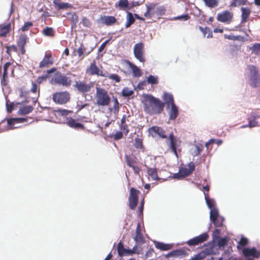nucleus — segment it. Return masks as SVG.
<instances>
[{
  "label": "nucleus",
  "mask_w": 260,
  "mask_h": 260,
  "mask_svg": "<svg viewBox=\"0 0 260 260\" xmlns=\"http://www.w3.org/2000/svg\"><path fill=\"white\" fill-rule=\"evenodd\" d=\"M128 64L129 67L131 69L134 77H139L142 76V72L137 66L130 61H128Z\"/></svg>",
  "instance_id": "obj_26"
},
{
  "label": "nucleus",
  "mask_w": 260,
  "mask_h": 260,
  "mask_svg": "<svg viewBox=\"0 0 260 260\" xmlns=\"http://www.w3.org/2000/svg\"><path fill=\"white\" fill-rule=\"evenodd\" d=\"M147 173L153 180H158L159 179L156 168H148L147 169Z\"/></svg>",
  "instance_id": "obj_33"
},
{
  "label": "nucleus",
  "mask_w": 260,
  "mask_h": 260,
  "mask_svg": "<svg viewBox=\"0 0 260 260\" xmlns=\"http://www.w3.org/2000/svg\"><path fill=\"white\" fill-rule=\"evenodd\" d=\"M247 69L250 72L249 84L253 88L260 85V74L257 68L253 65H249Z\"/></svg>",
  "instance_id": "obj_4"
},
{
  "label": "nucleus",
  "mask_w": 260,
  "mask_h": 260,
  "mask_svg": "<svg viewBox=\"0 0 260 260\" xmlns=\"http://www.w3.org/2000/svg\"><path fill=\"white\" fill-rule=\"evenodd\" d=\"M148 131L149 134L153 137H156V136L157 135L162 139H166L167 138L166 131L161 127L153 126L149 128Z\"/></svg>",
  "instance_id": "obj_13"
},
{
  "label": "nucleus",
  "mask_w": 260,
  "mask_h": 260,
  "mask_svg": "<svg viewBox=\"0 0 260 260\" xmlns=\"http://www.w3.org/2000/svg\"><path fill=\"white\" fill-rule=\"evenodd\" d=\"M179 114V111L176 105L171 106V109L169 112L170 120H175Z\"/></svg>",
  "instance_id": "obj_25"
},
{
  "label": "nucleus",
  "mask_w": 260,
  "mask_h": 260,
  "mask_svg": "<svg viewBox=\"0 0 260 260\" xmlns=\"http://www.w3.org/2000/svg\"><path fill=\"white\" fill-rule=\"evenodd\" d=\"M95 98L96 104L100 106H107L111 102L108 91L101 87H96Z\"/></svg>",
  "instance_id": "obj_2"
},
{
  "label": "nucleus",
  "mask_w": 260,
  "mask_h": 260,
  "mask_svg": "<svg viewBox=\"0 0 260 260\" xmlns=\"http://www.w3.org/2000/svg\"><path fill=\"white\" fill-rule=\"evenodd\" d=\"M34 108L31 105L25 106L20 108L18 111L19 115H26L32 111Z\"/></svg>",
  "instance_id": "obj_32"
},
{
  "label": "nucleus",
  "mask_w": 260,
  "mask_h": 260,
  "mask_svg": "<svg viewBox=\"0 0 260 260\" xmlns=\"http://www.w3.org/2000/svg\"><path fill=\"white\" fill-rule=\"evenodd\" d=\"M71 95L67 91H59L53 94L52 100L54 102L59 105H63L70 101Z\"/></svg>",
  "instance_id": "obj_7"
},
{
  "label": "nucleus",
  "mask_w": 260,
  "mask_h": 260,
  "mask_svg": "<svg viewBox=\"0 0 260 260\" xmlns=\"http://www.w3.org/2000/svg\"><path fill=\"white\" fill-rule=\"evenodd\" d=\"M166 8L164 6H157V5L156 4L155 13H156V16L164 15L166 13Z\"/></svg>",
  "instance_id": "obj_40"
},
{
  "label": "nucleus",
  "mask_w": 260,
  "mask_h": 260,
  "mask_svg": "<svg viewBox=\"0 0 260 260\" xmlns=\"http://www.w3.org/2000/svg\"><path fill=\"white\" fill-rule=\"evenodd\" d=\"M133 93L134 91L129 89L128 87H124L122 91V95L124 97H128Z\"/></svg>",
  "instance_id": "obj_51"
},
{
  "label": "nucleus",
  "mask_w": 260,
  "mask_h": 260,
  "mask_svg": "<svg viewBox=\"0 0 260 260\" xmlns=\"http://www.w3.org/2000/svg\"><path fill=\"white\" fill-rule=\"evenodd\" d=\"M133 239L136 243L140 245H142L146 242L145 239L142 233L141 224L140 223H138L137 225L135 235L133 237Z\"/></svg>",
  "instance_id": "obj_14"
},
{
  "label": "nucleus",
  "mask_w": 260,
  "mask_h": 260,
  "mask_svg": "<svg viewBox=\"0 0 260 260\" xmlns=\"http://www.w3.org/2000/svg\"><path fill=\"white\" fill-rule=\"evenodd\" d=\"M206 6L213 8L218 5V0H203Z\"/></svg>",
  "instance_id": "obj_38"
},
{
  "label": "nucleus",
  "mask_w": 260,
  "mask_h": 260,
  "mask_svg": "<svg viewBox=\"0 0 260 260\" xmlns=\"http://www.w3.org/2000/svg\"><path fill=\"white\" fill-rule=\"evenodd\" d=\"M113 102L114 105L111 110L113 112L114 114L117 115L118 114L119 111V103L116 98H113Z\"/></svg>",
  "instance_id": "obj_39"
},
{
  "label": "nucleus",
  "mask_w": 260,
  "mask_h": 260,
  "mask_svg": "<svg viewBox=\"0 0 260 260\" xmlns=\"http://www.w3.org/2000/svg\"><path fill=\"white\" fill-rule=\"evenodd\" d=\"M104 77H107L109 79L114 81L115 82H116V83H119L121 81V77L118 75L115 74L108 75V73H107V76H104Z\"/></svg>",
  "instance_id": "obj_44"
},
{
  "label": "nucleus",
  "mask_w": 260,
  "mask_h": 260,
  "mask_svg": "<svg viewBox=\"0 0 260 260\" xmlns=\"http://www.w3.org/2000/svg\"><path fill=\"white\" fill-rule=\"evenodd\" d=\"M143 104L144 112L150 115L161 114L165 108L164 102L150 94H146L144 96Z\"/></svg>",
  "instance_id": "obj_1"
},
{
  "label": "nucleus",
  "mask_w": 260,
  "mask_h": 260,
  "mask_svg": "<svg viewBox=\"0 0 260 260\" xmlns=\"http://www.w3.org/2000/svg\"><path fill=\"white\" fill-rule=\"evenodd\" d=\"M10 29L11 24L10 23L6 25H0V37H6L10 32Z\"/></svg>",
  "instance_id": "obj_31"
},
{
  "label": "nucleus",
  "mask_w": 260,
  "mask_h": 260,
  "mask_svg": "<svg viewBox=\"0 0 260 260\" xmlns=\"http://www.w3.org/2000/svg\"><path fill=\"white\" fill-rule=\"evenodd\" d=\"M54 4L55 8L57 10L67 9L68 8H72L73 6L68 3L60 2H54Z\"/></svg>",
  "instance_id": "obj_29"
},
{
  "label": "nucleus",
  "mask_w": 260,
  "mask_h": 260,
  "mask_svg": "<svg viewBox=\"0 0 260 260\" xmlns=\"http://www.w3.org/2000/svg\"><path fill=\"white\" fill-rule=\"evenodd\" d=\"M94 86L92 82H87L85 80H79L75 81L74 87L78 92L85 94L90 92Z\"/></svg>",
  "instance_id": "obj_6"
},
{
  "label": "nucleus",
  "mask_w": 260,
  "mask_h": 260,
  "mask_svg": "<svg viewBox=\"0 0 260 260\" xmlns=\"http://www.w3.org/2000/svg\"><path fill=\"white\" fill-rule=\"evenodd\" d=\"M140 192L134 187H131L129 190L128 197L129 207L132 210H135L137 206L139 201V195Z\"/></svg>",
  "instance_id": "obj_8"
},
{
  "label": "nucleus",
  "mask_w": 260,
  "mask_h": 260,
  "mask_svg": "<svg viewBox=\"0 0 260 260\" xmlns=\"http://www.w3.org/2000/svg\"><path fill=\"white\" fill-rule=\"evenodd\" d=\"M205 199L207 205L210 210L212 209H215V202L213 199H210L208 197L205 196Z\"/></svg>",
  "instance_id": "obj_48"
},
{
  "label": "nucleus",
  "mask_w": 260,
  "mask_h": 260,
  "mask_svg": "<svg viewBox=\"0 0 260 260\" xmlns=\"http://www.w3.org/2000/svg\"><path fill=\"white\" fill-rule=\"evenodd\" d=\"M129 6L128 0H119L115 4V7L120 10H126Z\"/></svg>",
  "instance_id": "obj_28"
},
{
  "label": "nucleus",
  "mask_w": 260,
  "mask_h": 260,
  "mask_svg": "<svg viewBox=\"0 0 260 260\" xmlns=\"http://www.w3.org/2000/svg\"><path fill=\"white\" fill-rule=\"evenodd\" d=\"M125 159L127 165L129 167L137 164L136 157L135 156L125 155Z\"/></svg>",
  "instance_id": "obj_35"
},
{
  "label": "nucleus",
  "mask_w": 260,
  "mask_h": 260,
  "mask_svg": "<svg viewBox=\"0 0 260 260\" xmlns=\"http://www.w3.org/2000/svg\"><path fill=\"white\" fill-rule=\"evenodd\" d=\"M224 218L220 216L219 217L216 219V220L212 221V222L214 224L215 227H221L223 225Z\"/></svg>",
  "instance_id": "obj_46"
},
{
  "label": "nucleus",
  "mask_w": 260,
  "mask_h": 260,
  "mask_svg": "<svg viewBox=\"0 0 260 260\" xmlns=\"http://www.w3.org/2000/svg\"><path fill=\"white\" fill-rule=\"evenodd\" d=\"M67 123L70 127L75 129H84V126L83 124L77 122L75 119L72 118H70L68 120Z\"/></svg>",
  "instance_id": "obj_23"
},
{
  "label": "nucleus",
  "mask_w": 260,
  "mask_h": 260,
  "mask_svg": "<svg viewBox=\"0 0 260 260\" xmlns=\"http://www.w3.org/2000/svg\"><path fill=\"white\" fill-rule=\"evenodd\" d=\"M227 243L228 240L225 238H222L219 240L218 245L219 247H224Z\"/></svg>",
  "instance_id": "obj_60"
},
{
  "label": "nucleus",
  "mask_w": 260,
  "mask_h": 260,
  "mask_svg": "<svg viewBox=\"0 0 260 260\" xmlns=\"http://www.w3.org/2000/svg\"><path fill=\"white\" fill-rule=\"evenodd\" d=\"M248 239L245 237H242L238 242V245L237 246L238 249L240 248V246L244 247L248 244Z\"/></svg>",
  "instance_id": "obj_53"
},
{
  "label": "nucleus",
  "mask_w": 260,
  "mask_h": 260,
  "mask_svg": "<svg viewBox=\"0 0 260 260\" xmlns=\"http://www.w3.org/2000/svg\"><path fill=\"white\" fill-rule=\"evenodd\" d=\"M54 59L50 51L46 52L44 56L40 62L39 68L43 69L45 68H48L53 63Z\"/></svg>",
  "instance_id": "obj_12"
},
{
  "label": "nucleus",
  "mask_w": 260,
  "mask_h": 260,
  "mask_svg": "<svg viewBox=\"0 0 260 260\" xmlns=\"http://www.w3.org/2000/svg\"><path fill=\"white\" fill-rule=\"evenodd\" d=\"M224 38L225 39L233 40V41H243L244 37L241 36H234V35H224Z\"/></svg>",
  "instance_id": "obj_42"
},
{
  "label": "nucleus",
  "mask_w": 260,
  "mask_h": 260,
  "mask_svg": "<svg viewBox=\"0 0 260 260\" xmlns=\"http://www.w3.org/2000/svg\"><path fill=\"white\" fill-rule=\"evenodd\" d=\"M6 47L7 49L6 53L10 56L11 55V51L16 52L17 51V47L15 45H13L11 46H7Z\"/></svg>",
  "instance_id": "obj_55"
},
{
  "label": "nucleus",
  "mask_w": 260,
  "mask_h": 260,
  "mask_svg": "<svg viewBox=\"0 0 260 260\" xmlns=\"http://www.w3.org/2000/svg\"><path fill=\"white\" fill-rule=\"evenodd\" d=\"M103 22L107 25H112L117 21L116 18L112 16H105L102 18Z\"/></svg>",
  "instance_id": "obj_30"
},
{
  "label": "nucleus",
  "mask_w": 260,
  "mask_h": 260,
  "mask_svg": "<svg viewBox=\"0 0 260 260\" xmlns=\"http://www.w3.org/2000/svg\"><path fill=\"white\" fill-rule=\"evenodd\" d=\"M243 255L245 257H248L249 256H252L253 258H257V250L255 247L250 248H244L242 250Z\"/></svg>",
  "instance_id": "obj_19"
},
{
  "label": "nucleus",
  "mask_w": 260,
  "mask_h": 260,
  "mask_svg": "<svg viewBox=\"0 0 260 260\" xmlns=\"http://www.w3.org/2000/svg\"><path fill=\"white\" fill-rule=\"evenodd\" d=\"M247 0H234L231 6L232 7H238L241 5H244L247 3Z\"/></svg>",
  "instance_id": "obj_49"
},
{
  "label": "nucleus",
  "mask_w": 260,
  "mask_h": 260,
  "mask_svg": "<svg viewBox=\"0 0 260 260\" xmlns=\"http://www.w3.org/2000/svg\"><path fill=\"white\" fill-rule=\"evenodd\" d=\"M155 247L162 251H167L172 249L173 245L170 244H165L160 242H155Z\"/></svg>",
  "instance_id": "obj_24"
},
{
  "label": "nucleus",
  "mask_w": 260,
  "mask_h": 260,
  "mask_svg": "<svg viewBox=\"0 0 260 260\" xmlns=\"http://www.w3.org/2000/svg\"><path fill=\"white\" fill-rule=\"evenodd\" d=\"M190 17L188 14H184L181 16H177L175 18V20H187L189 19Z\"/></svg>",
  "instance_id": "obj_62"
},
{
  "label": "nucleus",
  "mask_w": 260,
  "mask_h": 260,
  "mask_svg": "<svg viewBox=\"0 0 260 260\" xmlns=\"http://www.w3.org/2000/svg\"><path fill=\"white\" fill-rule=\"evenodd\" d=\"M196 149L192 154L193 156H197L201 154V152L203 151L204 146L202 144L197 145L195 146Z\"/></svg>",
  "instance_id": "obj_45"
},
{
  "label": "nucleus",
  "mask_w": 260,
  "mask_h": 260,
  "mask_svg": "<svg viewBox=\"0 0 260 260\" xmlns=\"http://www.w3.org/2000/svg\"><path fill=\"white\" fill-rule=\"evenodd\" d=\"M50 83L52 84H57L68 87L71 85L72 80L70 78L64 75L59 72H57L52 78Z\"/></svg>",
  "instance_id": "obj_5"
},
{
  "label": "nucleus",
  "mask_w": 260,
  "mask_h": 260,
  "mask_svg": "<svg viewBox=\"0 0 260 260\" xmlns=\"http://www.w3.org/2000/svg\"><path fill=\"white\" fill-rule=\"evenodd\" d=\"M28 41V38L25 34L21 35L17 40V46L20 48V53L22 55L25 53V46Z\"/></svg>",
  "instance_id": "obj_17"
},
{
  "label": "nucleus",
  "mask_w": 260,
  "mask_h": 260,
  "mask_svg": "<svg viewBox=\"0 0 260 260\" xmlns=\"http://www.w3.org/2000/svg\"><path fill=\"white\" fill-rule=\"evenodd\" d=\"M42 34L46 37H53L55 35V31L52 27L47 26L42 30Z\"/></svg>",
  "instance_id": "obj_34"
},
{
  "label": "nucleus",
  "mask_w": 260,
  "mask_h": 260,
  "mask_svg": "<svg viewBox=\"0 0 260 260\" xmlns=\"http://www.w3.org/2000/svg\"><path fill=\"white\" fill-rule=\"evenodd\" d=\"M199 29L203 32L204 37L206 36V34H208L207 36L208 38H212V32L208 27H206L204 28L202 26H199Z\"/></svg>",
  "instance_id": "obj_37"
},
{
  "label": "nucleus",
  "mask_w": 260,
  "mask_h": 260,
  "mask_svg": "<svg viewBox=\"0 0 260 260\" xmlns=\"http://www.w3.org/2000/svg\"><path fill=\"white\" fill-rule=\"evenodd\" d=\"M49 77L48 74H46L45 75H43L41 76H39L38 77L37 79V82L39 84L42 83L43 82L45 81L47 78Z\"/></svg>",
  "instance_id": "obj_61"
},
{
  "label": "nucleus",
  "mask_w": 260,
  "mask_h": 260,
  "mask_svg": "<svg viewBox=\"0 0 260 260\" xmlns=\"http://www.w3.org/2000/svg\"><path fill=\"white\" fill-rule=\"evenodd\" d=\"M233 15L232 13L228 11H225L217 15V20L221 22L229 23L233 19Z\"/></svg>",
  "instance_id": "obj_16"
},
{
  "label": "nucleus",
  "mask_w": 260,
  "mask_h": 260,
  "mask_svg": "<svg viewBox=\"0 0 260 260\" xmlns=\"http://www.w3.org/2000/svg\"><path fill=\"white\" fill-rule=\"evenodd\" d=\"M32 25H33V24L31 22L28 21V22H25L24 25L22 26L21 30L22 31H27L29 29V28L31 27L32 26Z\"/></svg>",
  "instance_id": "obj_56"
},
{
  "label": "nucleus",
  "mask_w": 260,
  "mask_h": 260,
  "mask_svg": "<svg viewBox=\"0 0 260 260\" xmlns=\"http://www.w3.org/2000/svg\"><path fill=\"white\" fill-rule=\"evenodd\" d=\"M123 137V134L121 132L117 131L113 135V137L115 140H118L121 139Z\"/></svg>",
  "instance_id": "obj_63"
},
{
  "label": "nucleus",
  "mask_w": 260,
  "mask_h": 260,
  "mask_svg": "<svg viewBox=\"0 0 260 260\" xmlns=\"http://www.w3.org/2000/svg\"><path fill=\"white\" fill-rule=\"evenodd\" d=\"M162 99L165 102V105L166 104L168 108L175 104L173 95L170 93L165 92L162 96Z\"/></svg>",
  "instance_id": "obj_22"
},
{
  "label": "nucleus",
  "mask_w": 260,
  "mask_h": 260,
  "mask_svg": "<svg viewBox=\"0 0 260 260\" xmlns=\"http://www.w3.org/2000/svg\"><path fill=\"white\" fill-rule=\"evenodd\" d=\"M70 14L71 15V21L72 23V25L75 26L78 22V16L75 13H70Z\"/></svg>",
  "instance_id": "obj_57"
},
{
  "label": "nucleus",
  "mask_w": 260,
  "mask_h": 260,
  "mask_svg": "<svg viewBox=\"0 0 260 260\" xmlns=\"http://www.w3.org/2000/svg\"><path fill=\"white\" fill-rule=\"evenodd\" d=\"M82 24L83 26L88 27H90V24H91L89 20V19L86 17L83 18V19L82 20Z\"/></svg>",
  "instance_id": "obj_64"
},
{
  "label": "nucleus",
  "mask_w": 260,
  "mask_h": 260,
  "mask_svg": "<svg viewBox=\"0 0 260 260\" xmlns=\"http://www.w3.org/2000/svg\"><path fill=\"white\" fill-rule=\"evenodd\" d=\"M144 52V44L142 42L135 45L134 47V56L140 62L143 63L145 61Z\"/></svg>",
  "instance_id": "obj_9"
},
{
  "label": "nucleus",
  "mask_w": 260,
  "mask_h": 260,
  "mask_svg": "<svg viewBox=\"0 0 260 260\" xmlns=\"http://www.w3.org/2000/svg\"><path fill=\"white\" fill-rule=\"evenodd\" d=\"M134 146L137 149H143V145L142 139L140 138H136L135 139Z\"/></svg>",
  "instance_id": "obj_47"
},
{
  "label": "nucleus",
  "mask_w": 260,
  "mask_h": 260,
  "mask_svg": "<svg viewBox=\"0 0 260 260\" xmlns=\"http://www.w3.org/2000/svg\"><path fill=\"white\" fill-rule=\"evenodd\" d=\"M208 235L207 233H203L198 236L190 239L187 242L189 246H195L199 244L206 241L208 238Z\"/></svg>",
  "instance_id": "obj_15"
},
{
  "label": "nucleus",
  "mask_w": 260,
  "mask_h": 260,
  "mask_svg": "<svg viewBox=\"0 0 260 260\" xmlns=\"http://www.w3.org/2000/svg\"><path fill=\"white\" fill-rule=\"evenodd\" d=\"M252 53L256 55H260V44L255 43L251 48Z\"/></svg>",
  "instance_id": "obj_50"
},
{
  "label": "nucleus",
  "mask_w": 260,
  "mask_h": 260,
  "mask_svg": "<svg viewBox=\"0 0 260 260\" xmlns=\"http://www.w3.org/2000/svg\"><path fill=\"white\" fill-rule=\"evenodd\" d=\"M183 253L184 250L179 249L172 251L168 255L169 256H178L182 255Z\"/></svg>",
  "instance_id": "obj_54"
},
{
  "label": "nucleus",
  "mask_w": 260,
  "mask_h": 260,
  "mask_svg": "<svg viewBox=\"0 0 260 260\" xmlns=\"http://www.w3.org/2000/svg\"><path fill=\"white\" fill-rule=\"evenodd\" d=\"M135 19L133 14L130 12H127L126 16V22L125 24V27H129L135 22Z\"/></svg>",
  "instance_id": "obj_36"
},
{
  "label": "nucleus",
  "mask_w": 260,
  "mask_h": 260,
  "mask_svg": "<svg viewBox=\"0 0 260 260\" xmlns=\"http://www.w3.org/2000/svg\"><path fill=\"white\" fill-rule=\"evenodd\" d=\"M117 250L118 255L122 257L123 256L133 255L134 254H140L142 251V248L135 245L132 249H127L124 247L123 244L121 241H120L117 244Z\"/></svg>",
  "instance_id": "obj_3"
},
{
  "label": "nucleus",
  "mask_w": 260,
  "mask_h": 260,
  "mask_svg": "<svg viewBox=\"0 0 260 260\" xmlns=\"http://www.w3.org/2000/svg\"><path fill=\"white\" fill-rule=\"evenodd\" d=\"M219 217L218 211L216 208L210 210V218L212 221L216 220V219Z\"/></svg>",
  "instance_id": "obj_41"
},
{
  "label": "nucleus",
  "mask_w": 260,
  "mask_h": 260,
  "mask_svg": "<svg viewBox=\"0 0 260 260\" xmlns=\"http://www.w3.org/2000/svg\"><path fill=\"white\" fill-rule=\"evenodd\" d=\"M156 4H152L147 7V11L144 13V15L147 18H151L156 16L155 13Z\"/></svg>",
  "instance_id": "obj_21"
},
{
  "label": "nucleus",
  "mask_w": 260,
  "mask_h": 260,
  "mask_svg": "<svg viewBox=\"0 0 260 260\" xmlns=\"http://www.w3.org/2000/svg\"><path fill=\"white\" fill-rule=\"evenodd\" d=\"M249 127H253L258 125V122L256 120L249 117L248 118Z\"/></svg>",
  "instance_id": "obj_58"
},
{
  "label": "nucleus",
  "mask_w": 260,
  "mask_h": 260,
  "mask_svg": "<svg viewBox=\"0 0 260 260\" xmlns=\"http://www.w3.org/2000/svg\"><path fill=\"white\" fill-rule=\"evenodd\" d=\"M206 257V253L204 251H202L197 254L195 255L194 256H193L191 259V260H201L205 258Z\"/></svg>",
  "instance_id": "obj_52"
},
{
  "label": "nucleus",
  "mask_w": 260,
  "mask_h": 260,
  "mask_svg": "<svg viewBox=\"0 0 260 260\" xmlns=\"http://www.w3.org/2000/svg\"><path fill=\"white\" fill-rule=\"evenodd\" d=\"M86 73L90 76L97 75L101 77L107 76V72H104L100 70L96 66L94 60L86 69Z\"/></svg>",
  "instance_id": "obj_10"
},
{
  "label": "nucleus",
  "mask_w": 260,
  "mask_h": 260,
  "mask_svg": "<svg viewBox=\"0 0 260 260\" xmlns=\"http://www.w3.org/2000/svg\"><path fill=\"white\" fill-rule=\"evenodd\" d=\"M168 139L169 142L168 145L169 148L171 150V151L173 152V153L176 155V156L178 157L177 148L180 145L181 141L174 136L173 133H171L169 134Z\"/></svg>",
  "instance_id": "obj_11"
},
{
  "label": "nucleus",
  "mask_w": 260,
  "mask_h": 260,
  "mask_svg": "<svg viewBox=\"0 0 260 260\" xmlns=\"http://www.w3.org/2000/svg\"><path fill=\"white\" fill-rule=\"evenodd\" d=\"M188 168H181L179 170L180 174L183 177L188 176L194 170L195 166L193 162H190L187 165Z\"/></svg>",
  "instance_id": "obj_18"
},
{
  "label": "nucleus",
  "mask_w": 260,
  "mask_h": 260,
  "mask_svg": "<svg viewBox=\"0 0 260 260\" xmlns=\"http://www.w3.org/2000/svg\"><path fill=\"white\" fill-rule=\"evenodd\" d=\"M241 23H245L247 21L248 18L250 14L251 11L247 7L241 8Z\"/></svg>",
  "instance_id": "obj_27"
},
{
  "label": "nucleus",
  "mask_w": 260,
  "mask_h": 260,
  "mask_svg": "<svg viewBox=\"0 0 260 260\" xmlns=\"http://www.w3.org/2000/svg\"><path fill=\"white\" fill-rule=\"evenodd\" d=\"M147 82L148 84L152 85L157 84L158 83V77L153 75H149L147 78Z\"/></svg>",
  "instance_id": "obj_43"
},
{
  "label": "nucleus",
  "mask_w": 260,
  "mask_h": 260,
  "mask_svg": "<svg viewBox=\"0 0 260 260\" xmlns=\"http://www.w3.org/2000/svg\"><path fill=\"white\" fill-rule=\"evenodd\" d=\"M86 48L80 46L77 49H75L73 54L75 56H78L79 60H82L85 56L88 55L90 52H86Z\"/></svg>",
  "instance_id": "obj_20"
},
{
  "label": "nucleus",
  "mask_w": 260,
  "mask_h": 260,
  "mask_svg": "<svg viewBox=\"0 0 260 260\" xmlns=\"http://www.w3.org/2000/svg\"><path fill=\"white\" fill-rule=\"evenodd\" d=\"M120 128L121 131L123 132V133L126 135L129 132V129L128 127V125L125 123L121 124L120 123Z\"/></svg>",
  "instance_id": "obj_59"
}]
</instances>
